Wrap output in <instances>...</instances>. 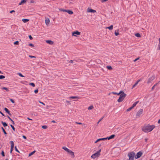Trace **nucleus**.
<instances>
[{"label":"nucleus","instance_id":"nucleus-1","mask_svg":"<svg viewBox=\"0 0 160 160\" xmlns=\"http://www.w3.org/2000/svg\"><path fill=\"white\" fill-rule=\"evenodd\" d=\"M155 128V126L154 125H151L148 124L145 125L142 128V130L145 132H148L151 131Z\"/></svg>","mask_w":160,"mask_h":160},{"label":"nucleus","instance_id":"nucleus-2","mask_svg":"<svg viewBox=\"0 0 160 160\" xmlns=\"http://www.w3.org/2000/svg\"><path fill=\"white\" fill-rule=\"evenodd\" d=\"M126 96V94L123 92L122 91L121 93L120 94L119 98L118 99L117 101L118 102L122 101Z\"/></svg>","mask_w":160,"mask_h":160},{"label":"nucleus","instance_id":"nucleus-3","mask_svg":"<svg viewBox=\"0 0 160 160\" xmlns=\"http://www.w3.org/2000/svg\"><path fill=\"white\" fill-rule=\"evenodd\" d=\"M135 154V153L133 152H131L128 153V156L129 158V160H134Z\"/></svg>","mask_w":160,"mask_h":160},{"label":"nucleus","instance_id":"nucleus-4","mask_svg":"<svg viewBox=\"0 0 160 160\" xmlns=\"http://www.w3.org/2000/svg\"><path fill=\"white\" fill-rule=\"evenodd\" d=\"M101 149H100L99 150L97 151V152L96 153H95L93 154H92L91 156V157L92 158L94 159V158H96L99 157V155H100V153L101 152Z\"/></svg>","mask_w":160,"mask_h":160},{"label":"nucleus","instance_id":"nucleus-5","mask_svg":"<svg viewBox=\"0 0 160 160\" xmlns=\"http://www.w3.org/2000/svg\"><path fill=\"white\" fill-rule=\"evenodd\" d=\"M155 78V75H153L151 77H150L148 80L147 83L148 84H150L152 83L154 79Z\"/></svg>","mask_w":160,"mask_h":160},{"label":"nucleus","instance_id":"nucleus-6","mask_svg":"<svg viewBox=\"0 0 160 160\" xmlns=\"http://www.w3.org/2000/svg\"><path fill=\"white\" fill-rule=\"evenodd\" d=\"M143 109H141L136 114L137 117H140L142 113Z\"/></svg>","mask_w":160,"mask_h":160},{"label":"nucleus","instance_id":"nucleus-7","mask_svg":"<svg viewBox=\"0 0 160 160\" xmlns=\"http://www.w3.org/2000/svg\"><path fill=\"white\" fill-rule=\"evenodd\" d=\"M10 143L11 144L10 152L12 153V151L13 150V149L14 144L13 142V141H11L10 142Z\"/></svg>","mask_w":160,"mask_h":160},{"label":"nucleus","instance_id":"nucleus-8","mask_svg":"<svg viewBox=\"0 0 160 160\" xmlns=\"http://www.w3.org/2000/svg\"><path fill=\"white\" fill-rule=\"evenodd\" d=\"M142 152H141L140 151L138 152L136 155L135 157V158L136 159H138L142 155Z\"/></svg>","mask_w":160,"mask_h":160},{"label":"nucleus","instance_id":"nucleus-9","mask_svg":"<svg viewBox=\"0 0 160 160\" xmlns=\"http://www.w3.org/2000/svg\"><path fill=\"white\" fill-rule=\"evenodd\" d=\"M1 89L4 92H8L9 91V88L6 87H2Z\"/></svg>","mask_w":160,"mask_h":160},{"label":"nucleus","instance_id":"nucleus-10","mask_svg":"<svg viewBox=\"0 0 160 160\" xmlns=\"http://www.w3.org/2000/svg\"><path fill=\"white\" fill-rule=\"evenodd\" d=\"M80 32L77 31L72 32V35L73 36H77V35H79L80 34Z\"/></svg>","mask_w":160,"mask_h":160},{"label":"nucleus","instance_id":"nucleus-11","mask_svg":"<svg viewBox=\"0 0 160 160\" xmlns=\"http://www.w3.org/2000/svg\"><path fill=\"white\" fill-rule=\"evenodd\" d=\"M62 148L64 149L65 151L66 152H67L68 153H69L70 151H71L70 150L68 149V148H67L66 147H63Z\"/></svg>","mask_w":160,"mask_h":160},{"label":"nucleus","instance_id":"nucleus-12","mask_svg":"<svg viewBox=\"0 0 160 160\" xmlns=\"http://www.w3.org/2000/svg\"><path fill=\"white\" fill-rule=\"evenodd\" d=\"M88 12H96V11L91 8H88Z\"/></svg>","mask_w":160,"mask_h":160},{"label":"nucleus","instance_id":"nucleus-13","mask_svg":"<svg viewBox=\"0 0 160 160\" xmlns=\"http://www.w3.org/2000/svg\"><path fill=\"white\" fill-rule=\"evenodd\" d=\"M46 42L47 43L49 44L50 45H52L53 43V41L50 40H47Z\"/></svg>","mask_w":160,"mask_h":160},{"label":"nucleus","instance_id":"nucleus-14","mask_svg":"<svg viewBox=\"0 0 160 160\" xmlns=\"http://www.w3.org/2000/svg\"><path fill=\"white\" fill-rule=\"evenodd\" d=\"M27 0H22L21 1V2L19 3V5H21L22 4L25 3L26 2Z\"/></svg>","mask_w":160,"mask_h":160},{"label":"nucleus","instance_id":"nucleus-15","mask_svg":"<svg viewBox=\"0 0 160 160\" xmlns=\"http://www.w3.org/2000/svg\"><path fill=\"white\" fill-rule=\"evenodd\" d=\"M68 153L70 155L72 158H74V152H72L71 150Z\"/></svg>","mask_w":160,"mask_h":160},{"label":"nucleus","instance_id":"nucleus-16","mask_svg":"<svg viewBox=\"0 0 160 160\" xmlns=\"http://www.w3.org/2000/svg\"><path fill=\"white\" fill-rule=\"evenodd\" d=\"M115 136V135L114 134L110 136L109 137H107V139L108 140H110V139L113 138Z\"/></svg>","mask_w":160,"mask_h":160},{"label":"nucleus","instance_id":"nucleus-17","mask_svg":"<svg viewBox=\"0 0 160 160\" xmlns=\"http://www.w3.org/2000/svg\"><path fill=\"white\" fill-rule=\"evenodd\" d=\"M66 12H68L69 14H72L73 13V12L72 11L69 10H67Z\"/></svg>","mask_w":160,"mask_h":160},{"label":"nucleus","instance_id":"nucleus-18","mask_svg":"<svg viewBox=\"0 0 160 160\" xmlns=\"http://www.w3.org/2000/svg\"><path fill=\"white\" fill-rule=\"evenodd\" d=\"M49 22V19L48 18H46L45 19V23L46 25H48V24Z\"/></svg>","mask_w":160,"mask_h":160},{"label":"nucleus","instance_id":"nucleus-19","mask_svg":"<svg viewBox=\"0 0 160 160\" xmlns=\"http://www.w3.org/2000/svg\"><path fill=\"white\" fill-rule=\"evenodd\" d=\"M5 111L7 112L8 114L11 115V114L10 113V112L9 110L7 108H5L4 109Z\"/></svg>","mask_w":160,"mask_h":160},{"label":"nucleus","instance_id":"nucleus-20","mask_svg":"<svg viewBox=\"0 0 160 160\" xmlns=\"http://www.w3.org/2000/svg\"><path fill=\"white\" fill-rule=\"evenodd\" d=\"M113 26L112 25H110L109 27H107L106 28H108L110 30H111L113 29Z\"/></svg>","mask_w":160,"mask_h":160},{"label":"nucleus","instance_id":"nucleus-21","mask_svg":"<svg viewBox=\"0 0 160 160\" xmlns=\"http://www.w3.org/2000/svg\"><path fill=\"white\" fill-rule=\"evenodd\" d=\"M69 98L72 99H79V98L78 96H71L69 97Z\"/></svg>","mask_w":160,"mask_h":160},{"label":"nucleus","instance_id":"nucleus-22","mask_svg":"<svg viewBox=\"0 0 160 160\" xmlns=\"http://www.w3.org/2000/svg\"><path fill=\"white\" fill-rule=\"evenodd\" d=\"M138 101H137L134 102L132 104V106L133 108L134 107H135L136 105L138 103Z\"/></svg>","mask_w":160,"mask_h":160},{"label":"nucleus","instance_id":"nucleus-23","mask_svg":"<svg viewBox=\"0 0 160 160\" xmlns=\"http://www.w3.org/2000/svg\"><path fill=\"white\" fill-rule=\"evenodd\" d=\"M36 152V151L34 150V151H33L31 152V153H29V155H28V156L29 157H30V156H31L33 154H34L35 152Z\"/></svg>","mask_w":160,"mask_h":160},{"label":"nucleus","instance_id":"nucleus-24","mask_svg":"<svg viewBox=\"0 0 160 160\" xmlns=\"http://www.w3.org/2000/svg\"><path fill=\"white\" fill-rule=\"evenodd\" d=\"M158 83H156V84H155L152 87V91L155 88V87L157 86V85L158 84Z\"/></svg>","mask_w":160,"mask_h":160},{"label":"nucleus","instance_id":"nucleus-25","mask_svg":"<svg viewBox=\"0 0 160 160\" xmlns=\"http://www.w3.org/2000/svg\"><path fill=\"white\" fill-rule=\"evenodd\" d=\"M29 21V20L27 19H23L22 21L24 22H26Z\"/></svg>","mask_w":160,"mask_h":160},{"label":"nucleus","instance_id":"nucleus-26","mask_svg":"<svg viewBox=\"0 0 160 160\" xmlns=\"http://www.w3.org/2000/svg\"><path fill=\"white\" fill-rule=\"evenodd\" d=\"M2 123L4 127H6L8 126L7 124L5 122H3L2 121Z\"/></svg>","mask_w":160,"mask_h":160},{"label":"nucleus","instance_id":"nucleus-27","mask_svg":"<svg viewBox=\"0 0 160 160\" xmlns=\"http://www.w3.org/2000/svg\"><path fill=\"white\" fill-rule=\"evenodd\" d=\"M159 44H158V50H160V38H159Z\"/></svg>","mask_w":160,"mask_h":160},{"label":"nucleus","instance_id":"nucleus-28","mask_svg":"<svg viewBox=\"0 0 160 160\" xmlns=\"http://www.w3.org/2000/svg\"><path fill=\"white\" fill-rule=\"evenodd\" d=\"M138 82H137V81L135 82V83L134 84V85H133L132 87V88H134L135 87H136L137 85L138 84Z\"/></svg>","mask_w":160,"mask_h":160},{"label":"nucleus","instance_id":"nucleus-29","mask_svg":"<svg viewBox=\"0 0 160 160\" xmlns=\"http://www.w3.org/2000/svg\"><path fill=\"white\" fill-rule=\"evenodd\" d=\"M17 74L19 76L22 77H24V76L21 73H18Z\"/></svg>","mask_w":160,"mask_h":160},{"label":"nucleus","instance_id":"nucleus-30","mask_svg":"<svg viewBox=\"0 0 160 160\" xmlns=\"http://www.w3.org/2000/svg\"><path fill=\"white\" fill-rule=\"evenodd\" d=\"M93 108V106L92 105V106H89L88 108V110H91V109H92Z\"/></svg>","mask_w":160,"mask_h":160},{"label":"nucleus","instance_id":"nucleus-31","mask_svg":"<svg viewBox=\"0 0 160 160\" xmlns=\"http://www.w3.org/2000/svg\"><path fill=\"white\" fill-rule=\"evenodd\" d=\"M107 69L109 70H111L112 69V67L111 66H107Z\"/></svg>","mask_w":160,"mask_h":160},{"label":"nucleus","instance_id":"nucleus-32","mask_svg":"<svg viewBox=\"0 0 160 160\" xmlns=\"http://www.w3.org/2000/svg\"><path fill=\"white\" fill-rule=\"evenodd\" d=\"M136 36L137 37H140L141 36L139 33H137L135 34Z\"/></svg>","mask_w":160,"mask_h":160},{"label":"nucleus","instance_id":"nucleus-33","mask_svg":"<svg viewBox=\"0 0 160 160\" xmlns=\"http://www.w3.org/2000/svg\"><path fill=\"white\" fill-rule=\"evenodd\" d=\"M59 10L60 11H62V12H66V11L67 10H65V9H62V8H60V9H59Z\"/></svg>","mask_w":160,"mask_h":160},{"label":"nucleus","instance_id":"nucleus-34","mask_svg":"<svg viewBox=\"0 0 160 160\" xmlns=\"http://www.w3.org/2000/svg\"><path fill=\"white\" fill-rule=\"evenodd\" d=\"M2 131H3L4 134H7L6 132L5 131V130H4V129L2 127Z\"/></svg>","mask_w":160,"mask_h":160},{"label":"nucleus","instance_id":"nucleus-35","mask_svg":"<svg viewBox=\"0 0 160 160\" xmlns=\"http://www.w3.org/2000/svg\"><path fill=\"white\" fill-rule=\"evenodd\" d=\"M133 108L132 107H131L129 108H128L127 109V111H128V112L130 110H131Z\"/></svg>","mask_w":160,"mask_h":160},{"label":"nucleus","instance_id":"nucleus-36","mask_svg":"<svg viewBox=\"0 0 160 160\" xmlns=\"http://www.w3.org/2000/svg\"><path fill=\"white\" fill-rule=\"evenodd\" d=\"M115 34L116 36H117L119 34V33L118 32V31L117 32L115 31Z\"/></svg>","mask_w":160,"mask_h":160},{"label":"nucleus","instance_id":"nucleus-37","mask_svg":"<svg viewBox=\"0 0 160 160\" xmlns=\"http://www.w3.org/2000/svg\"><path fill=\"white\" fill-rule=\"evenodd\" d=\"M29 85L32 86L33 87H34L35 86V84H34V83H32H32H29Z\"/></svg>","mask_w":160,"mask_h":160},{"label":"nucleus","instance_id":"nucleus-38","mask_svg":"<svg viewBox=\"0 0 160 160\" xmlns=\"http://www.w3.org/2000/svg\"><path fill=\"white\" fill-rule=\"evenodd\" d=\"M99 139H100V140H104L107 139V137L106 138H99Z\"/></svg>","mask_w":160,"mask_h":160},{"label":"nucleus","instance_id":"nucleus-39","mask_svg":"<svg viewBox=\"0 0 160 160\" xmlns=\"http://www.w3.org/2000/svg\"><path fill=\"white\" fill-rule=\"evenodd\" d=\"M42 128L44 129H46L47 128V127L46 125H44L42 126Z\"/></svg>","mask_w":160,"mask_h":160},{"label":"nucleus","instance_id":"nucleus-40","mask_svg":"<svg viewBox=\"0 0 160 160\" xmlns=\"http://www.w3.org/2000/svg\"><path fill=\"white\" fill-rule=\"evenodd\" d=\"M10 126L11 127L12 129H13V130L14 131L15 130V128L13 126H12V125H11Z\"/></svg>","mask_w":160,"mask_h":160},{"label":"nucleus","instance_id":"nucleus-41","mask_svg":"<svg viewBox=\"0 0 160 160\" xmlns=\"http://www.w3.org/2000/svg\"><path fill=\"white\" fill-rule=\"evenodd\" d=\"M1 154L2 156L4 157L5 156L4 152L3 151H2L1 152Z\"/></svg>","mask_w":160,"mask_h":160},{"label":"nucleus","instance_id":"nucleus-42","mask_svg":"<svg viewBox=\"0 0 160 160\" xmlns=\"http://www.w3.org/2000/svg\"><path fill=\"white\" fill-rule=\"evenodd\" d=\"M104 117H102V118H101L99 120V121H98V122L97 123V124H98L101 121V120H102L103 119Z\"/></svg>","mask_w":160,"mask_h":160},{"label":"nucleus","instance_id":"nucleus-43","mask_svg":"<svg viewBox=\"0 0 160 160\" xmlns=\"http://www.w3.org/2000/svg\"><path fill=\"white\" fill-rule=\"evenodd\" d=\"M10 100L12 103H15V102H14V100L13 99H10Z\"/></svg>","mask_w":160,"mask_h":160},{"label":"nucleus","instance_id":"nucleus-44","mask_svg":"<svg viewBox=\"0 0 160 160\" xmlns=\"http://www.w3.org/2000/svg\"><path fill=\"white\" fill-rule=\"evenodd\" d=\"M18 41H16L14 42V44L15 45H17L18 44Z\"/></svg>","mask_w":160,"mask_h":160},{"label":"nucleus","instance_id":"nucleus-45","mask_svg":"<svg viewBox=\"0 0 160 160\" xmlns=\"http://www.w3.org/2000/svg\"><path fill=\"white\" fill-rule=\"evenodd\" d=\"M15 150L17 151V152H19V151L18 150V149H17V147L16 146H15Z\"/></svg>","mask_w":160,"mask_h":160},{"label":"nucleus","instance_id":"nucleus-46","mask_svg":"<svg viewBox=\"0 0 160 160\" xmlns=\"http://www.w3.org/2000/svg\"><path fill=\"white\" fill-rule=\"evenodd\" d=\"M5 76L3 75H1V79H3L5 78Z\"/></svg>","mask_w":160,"mask_h":160},{"label":"nucleus","instance_id":"nucleus-47","mask_svg":"<svg viewBox=\"0 0 160 160\" xmlns=\"http://www.w3.org/2000/svg\"><path fill=\"white\" fill-rule=\"evenodd\" d=\"M69 62V63H73V61L72 60H71L70 61H68Z\"/></svg>","mask_w":160,"mask_h":160},{"label":"nucleus","instance_id":"nucleus-48","mask_svg":"<svg viewBox=\"0 0 160 160\" xmlns=\"http://www.w3.org/2000/svg\"><path fill=\"white\" fill-rule=\"evenodd\" d=\"M38 92V89H36V90H35V91H34V92L35 93H37Z\"/></svg>","mask_w":160,"mask_h":160},{"label":"nucleus","instance_id":"nucleus-49","mask_svg":"<svg viewBox=\"0 0 160 160\" xmlns=\"http://www.w3.org/2000/svg\"><path fill=\"white\" fill-rule=\"evenodd\" d=\"M29 57L31 58H35V57L34 56H31V55H29Z\"/></svg>","mask_w":160,"mask_h":160},{"label":"nucleus","instance_id":"nucleus-50","mask_svg":"<svg viewBox=\"0 0 160 160\" xmlns=\"http://www.w3.org/2000/svg\"><path fill=\"white\" fill-rule=\"evenodd\" d=\"M108 0H101V2H104L107 1Z\"/></svg>","mask_w":160,"mask_h":160},{"label":"nucleus","instance_id":"nucleus-51","mask_svg":"<svg viewBox=\"0 0 160 160\" xmlns=\"http://www.w3.org/2000/svg\"><path fill=\"white\" fill-rule=\"evenodd\" d=\"M100 141V139H98L95 142V143H97L98 142Z\"/></svg>","mask_w":160,"mask_h":160},{"label":"nucleus","instance_id":"nucleus-52","mask_svg":"<svg viewBox=\"0 0 160 160\" xmlns=\"http://www.w3.org/2000/svg\"><path fill=\"white\" fill-rule=\"evenodd\" d=\"M29 39H30V40H32V37L31 36V35H29Z\"/></svg>","mask_w":160,"mask_h":160},{"label":"nucleus","instance_id":"nucleus-53","mask_svg":"<svg viewBox=\"0 0 160 160\" xmlns=\"http://www.w3.org/2000/svg\"><path fill=\"white\" fill-rule=\"evenodd\" d=\"M39 102L40 103H41L44 105H45V103H43V102H41L40 101H39Z\"/></svg>","mask_w":160,"mask_h":160},{"label":"nucleus","instance_id":"nucleus-54","mask_svg":"<svg viewBox=\"0 0 160 160\" xmlns=\"http://www.w3.org/2000/svg\"><path fill=\"white\" fill-rule=\"evenodd\" d=\"M29 45L30 46L33 47L34 46L33 44L32 43H30L29 44Z\"/></svg>","mask_w":160,"mask_h":160},{"label":"nucleus","instance_id":"nucleus-55","mask_svg":"<svg viewBox=\"0 0 160 160\" xmlns=\"http://www.w3.org/2000/svg\"><path fill=\"white\" fill-rule=\"evenodd\" d=\"M139 58H136V59H135L133 61H134V62H135L137 60H138V59H139Z\"/></svg>","mask_w":160,"mask_h":160},{"label":"nucleus","instance_id":"nucleus-56","mask_svg":"<svg viewBox=\"0 0 160 160\" xmlns=\"http://www.w3.org/2000/svg\"><path fill=\"white\" fill-rule=\"evenodd\" d=\"M122 91H120V92H119V93H117V95H120V94H121V92H122Z\"/></svg>","mask_w":160,"mask_h":160},{"label":"nucleus","instance_id":"nucleus-57","mask_svg":"<svg viewBox=\"0 0 160 160\" xmlns=\"http://www.w3.org/2000/svg\"><path fill=\"white\" fill-rule=\"evenodd\" d=\"M76 123L78 124H82V123L81 122H76Z\"/></svg>","mask_w":160,"mask_h":160},{"label":"nucleus","instance_id":"nucleus-58","mask_svg":"<svg viewBox=\"0 0 160 160\" xmlns=\"http://www.w3.org/2000/svg\"><path fill=\"white\" fill-rule=\"evenodd\" d=\"M15 12V11L14 10H12V11H10V13H12V12Z\"/></svg>","mask_w":160,"mask_h":160},{"label":"nucleus","instance_id":"nucleus-59","mask_svg":"<svg viewBox=\"0 0 160 160\" xmlns=\"http://www.w3.org/2000/svg\"><path fill=\"white\" fill-rule=\"evenodd\" d=\"M22 137L23 138H24L25 139H26V137L25 136H24V135H23L22 136Z\"/></svg>","mask_w":160,"mask_h":160},{"label":"nucleus","instance_id":"nucleus-60","mask_svg":"<svg viewBox=\"0 0 160 160\" xmlns=\"http://www.w3.org/2000/svg\"><path fill=\"white\" fill-rule=\"evenodd\" d=\"M8 118L9 119L11 120V121L12 120V119L9 116H8Z\"/></svg>","mask_w":160,"mask_h":160},{"label":"nucleus","instance_id":"nucleus-61","mask_svg":"<svg viewBox=\"0 0 160 160\" xmlns=\"http://www.w3.org/2000/svg\"><path fill=\"white\" fill-rule=\"evenodd\" d=\"M141 79H140L139 80H138L137 81V82H138V83L139 82H140L141 81Z\"/></svg>","mask_w":160,"mask_h":160},{"label":"nucleus","instance_id":"nucleus-62","mask_svg":"<svg viewBox=\"0 0 160 160\" xmlns=\"http://www.w3.org/2000/svg\"><path fill=\"white\" fill-rule=\"evenodd\" d=\"M30 2L31 3H33L34 2V1L32 0L30 1Z\"/></svg>","mask_w":160,"mask_h":160},{"label":"nucleus","instance_id":"nucleus-63","mask_svg":"<svg viewBox=\"0 0 160 160\" xmlns=\"http://www.w3.org/2000/svg\"><path fill=\"white\" fill-rule=\"evenodd\" d=\"M27 119H28V120H32V119H30V118H27Z\"/></svg>","mask_w":160,"mask_h":160},{"label":"nucleus","instance_id":"nucleus-64","mask_svg":"<svg viewBox=\"0 0 160 160\" xmlns=\"http://www.w3.org/2000/svg\"><path fill=\"white\" fill-rule=\"evenodd\" d=\"M158 123H160V119L158 120Z\"/></svg>","mask_w":160,"mask_h":160}]
</instances>
